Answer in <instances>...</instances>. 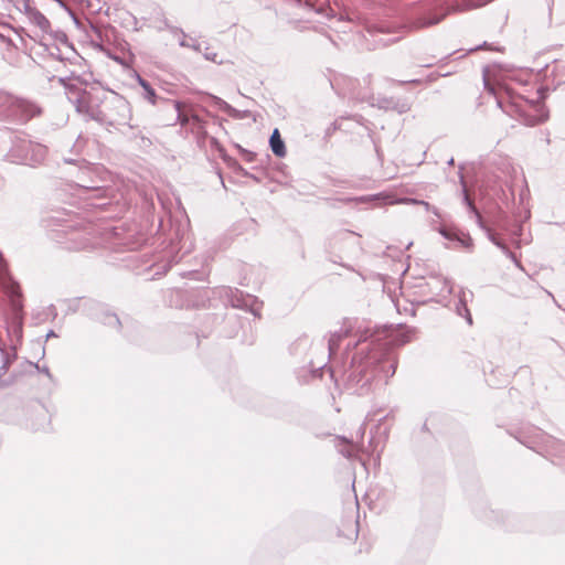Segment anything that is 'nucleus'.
<instances>
[{"label":"nucleus","instance_id":"obj_1","mask_svg":"<svg viewBox=\"0 0 565 565\" xmlns=\"http://www.w3.org/2000/svg\"><path fill=\"white\" fill-rule=\"evenodd\" d=\"M377 340L359 341V352L352 356L350 367L343 373L344 386L353 394H367L379 370L385 372L386 376H393L396 371L397 362L386 358L387 352L376 343Z\"/></svg>","mask_w":565,"mask_h":565},{"label":"nucleus","instance_id":"obj_2","mask_svg":"<svg viewBox=\"0 0 565 565\" xmlns=\"http://www.w3.org/2000/svg\"><path fill=\"white\" fill-rule=\"evenodd\" d=\"M190 221L186 215L180 212V215L170 216V228L168 233H157L152 239L150 247H154L151 254V259H145L149 255V252H143V265L147 262H152L149 269L156 268V271L151 276V279L157 275L164 274L173 263H178L182 256L179 253L185 249L184 253L190 252L191 246L186 247L188 232ZM148 246V243L143 239V248Z\"/></svg>","mask_w":565,"mask_h":565},{"label":"nucleus","instance_id":"obj_3","mask_svg":"<svg viewBox=\"0 0 565 565\" xmlns=\"http://www.w3.org/2000/svg\"><path fill=\"white\" fill-rule=\"evenodd\" d=\"M143 99L162 111L159 119L162 125L170 126L179 122L182 127H189L193 134H206L205 122L193 110L192 106L167 98L162 90L157 92L146 81H143Z\"/></svg>","mask_w":565,"mask_h":565},{"label":"nucleus","instance_id":"obj_4","mask_svg":"<svg viewBox=\"0 0 565 565\" xmlns=\"http://www.w3.org/2000/svg\"><path fill=\"white\" fill-rule=\"evenodd\" d=\"M288 2L291 10L302 11L303 15L300 18H289L288 22L299 26L301 30L308 28L307 25L313 21L321 22L322 19L329 20L334 17V10L330 7V2Z\"/></svg>","mask_w":565,"mask_h":565},{"label":"nucleus","instance_id":"obj_5","mask_svg":"<svg viewBox=\"0 0 565 565\" xmlns=\"http://www.w3.org/2000/svg\"><path fill=\"white\" fill-rule=\"evenodd\" d=\"M487 2H462V6H445L438 4L433 8L426 9L423 11L415 20L412 22V26L415 29L427 28L434 24L439 23L447 14L452 11H467L471 9L479 8L481 4H486Z\"/></svg>","mask_w":565,"mask_h":565},{"label":"nucleus","instance_id":"obj_6","mask_svg":"<svg viewBox=\"0 0 565 565\" xmlns=\"http://www.w3.org/2000/svg\"><path fill=\"white\" fill-rule=\"evenodd\" d=\"M535 437L543 445L544 450L552 457L565 459V444L552 436L544 434L541 429H535Z\"/></svg>","mask_w":565,"mask_h":565},{"label":"nucleus","instance_id":"obj_7","mask_svg":"<svg viewBox=\"0 0 565 565\" xmlns=\"http://www.w3.org/2000/svg\"><path fill=\"white\" fill-rule=\"evenodd\" d=\"M460 182L462 184V201L469 209V211L473 214L476 217V221L480 228H482L486 232L487 237L490 242H492L495 245V242H499L500 239L497 237V235L489 228L482 221V216L478 209L475 206L473 201L470 199L467 186L463 180V175H460Z\"/></svg>","mask_w":565,"mask_h":565},{"label":"nucleus","instance_id":"obj_8","mask_svg":"<svg viewBox=\"0 0 565 565\" xmlns=\"http://www.w3.org/2000/svg\"><path fill=\"white\" fill-rule=\"evenodd\" d=\"M334 447L343 457L351 459L355 457L359 451V446L354 444L352 440L347 439L345 437H335L334 438Z\"/></svg>","mask_w":565,"mask_h":565},{"label":"nucleus","instance_id":"obj_9","mask_svg":"<svg viewBox=\"0 0 565 565\" xmlns=\"http://www.w3.org/2000/svg\"><path fill=\"white\" fill-rule=\"evenodd\" d=\"M415 330L408 327L398 326L390 334L391 343L394 345H403L413 339Z\"/></svg>","mask_w":565,"mask_h":565},{"label":"nucleus","instance_id":"obj_10","mask_svg":"<svg viewBox=\"0 0 565 565\" xmlns=\"http://www.w3.org/2000/svg\"><path fill=\"white\" fill-rule=\"evenodd\" d=\"M160 31H168L171 36L178 41V44L182 47L190 45L188 41V35L184 33L182 29L170 25L167 21L162 22V25L158 26Z\"/></svg>","mask_w":565,"mask_h":565},{"label":"nucleus","instance_id":"obj_11","mask_svg":"<svg viewBox=\"0 0 565 565\" xmlns=\"http://www.w3.org/2000/svg\"><path fill=\"white\" fill-rule=\"evenodd\" d=\"M350 328H341L339 331L331 332L328 338V355L331 356L337 353L340 342L343 338L348 337Z\"/></svg>","mask_w":565,"mask_h":565},{"label":"nucleus","instance_id":"obj_12","mask_svg":"<svg viewBox=\"0 0 565 565\" xmlns=\"http://www.w3.org/2000/svg\"><path fill=\"white\" fill-rule=\"evenodd\" d=\"M269 146L275 156L279 158L286 156V146L277 128L274 129V131L270 135Z\"/></svg>","mask_w":565,"mask_h":565},{"label":"nucleus","instance_id":"obj_13","mask_svg":"<svg viewBox=\"0 0 565 565\" xmlns=\"http://www.w3.org/2000/svg\"><path fill=\"white\" fill-rule=\"evenodd\" d=\"M457 315L460 317H463L468 324H472V317L470 315V311L467 307V299H466V291L461 290L459 295V302L456 306Z\"/></svg>","mask_w":565,"mask_h":565},{"label":"nucleus","instance_id":"obj_14","mask_svg":"<svg viewBox=\"0 0 565 565\" xmlns=\"http://www.w3.org/2000/svg\"><path fill=\"white\" fill-rule=\"evenodd\" d=\"M434 289H439V294H451L452 292V284L450 280L446 278L434 277L430 282H428Z\"/></svg>","mask_w":565,"mask_h":565},{"label":"nucleus","instance_id":"obj_15","mask_svg":"<svg viewBox=\"0 0 565 565\" xmlns=\"http://www.w3.org/2000/svg\"><path fill=\"white\" fill-rule=\"evenodd\" d=\"M388 203L390 204H420V205L425 206V209L427 211H431L435 215L439 216L438 210L436 207H433L426 201H422V200H417V199H412V198H403V199H396V200L390 201Z\"/></svg>","mask_w":565,"mask_h":565},{"label":"nucleus","instance_id":"obj_16","mask_svg":"<svg viewBox=\"0 0 565 565\" xmlns=\"http://www.w3.org/2000/svg\"><path fill=\"white\" fill-rule=\"evenodd\" d=\"M495 246L499 247L501 249V252L508 257L510 258L518 267H521V264L520 262L516 259V256L514 253H512L509 247L502 242V241H499V242H495Z\"/></svg>","mask_w":565,"mask_h":565},{"label":"nucleus","instance_id":"obj_17","mask_svg":"<svg viewBox=\"0 0 565 565\" xmlns=\"http://www.w3.org/2000/svg\"><path fill=\"white\" fill-rule=\"evenodd\" d=\"M209 97L212 99V103L214 106H216L220 110L227 113V110H231V105L223 100L222 98L215 96V95H209Z\"/></svg>","mask_w":565,"mask_h":565},{"label":"nucleus","instance_id":"obj_18","mask_svg":"<svg viewBox=\"0 0 565 565\" xmlns=\"http://www.w3.org/2000/svg\"><path fill=\"white\" fill-rule=\"evenodd\" d=\"M456 241L468 250H471L473 247V242L469 234L458 235Z\"/></svg>","mask_w":565,"mask_h":565},{"label":"nucleus","instance_id":"obj_19","mask_svg":"<svg viewBox=\"0 0 565 565\" xmlns=\"http://www.w3.org/2000/svg\"><path fill=\"white\" fill-rule=\"evenodd\" d=\"M203 56L206 61L214 62L216 64H222V61L217 60V53L210 51V47L205 45Z\"/></svg>","mask_w":565,"mask_h":565},{"label":"nucleus","instance_id":"obj_20","mask_svg":"<svg viewBox=\"0 0 565 565\" xmlns=\"http://www.w3.org/2000/svg\"><path fill=\"white\" fill-rule=\"evenodd\" d=\"M231 110H227V115L232 118H235V119H243L247 116V111H242V110H238L236 108H234L233 106L230 107Z\"/></svg>","mask_w":565,"mask_h":565},{"label":"nucleus","instance_id":"obj_21","mask_svg":"<svg viewBox=\"0 0 565 565\" xmlns=\"http://www.w3.org/2000/svg\"><path fill=\"white\" fill-rule=\"evenodd\" d=\"M479 50H492V51H500L499 47L497 46H493L492 44H489L488 42H483L482 44L478 45V46H475L472 49H469L468 50V53H472V52H476V51H479Z\"/></svg>","mask_w":565,"mask_h":565},{"label":"nucleus","instance_id":"obj_22","mask_svg":"<svg viewBox=\"0 0 565 565\" xmlns=\"http://www.w3.org/2000/svg\"><path fill=\"white\" fill-rule=\"evenodd\" d=\"M387 107H391V105H388ZM392 108L396 109L399 114H404L407 110H409V105L406 102H402V103L398 102V103H395L394 105H392Z\"/></svg>","mask_w":565,"mask_h":565},{"label":"nucleus","instance_id":"obj_23","mask_svg":"<svg viewBox=\"0 0 565 565\" xmlns=\"http://www.w3.org/2000/svg\"><path fill=\"white\" fill-rule=\"evenodd\" d=\"M188 41L190 42V45L186 47L192 49L195 52H202V43H200L196 39L188 36Z\"/></svg>","mask_w":565,"mask_h":565},{"label":"nucleus","instance_id":"obj_24","mask_svg":"<svg viewBox=\"0 0 565 565\" xmlns=\"http://www.w3.org/2000/svg\"><path fill=\"white\" fill-rule=\"evenodd\" d=\"M438 231L443 237H445L446 239H449V241H456V238L458 236L457 233H452L445 227H440Z\"/></svg>","mask_w":565,"mask_h":565},{"label":"nucleus","instance_id":"obj_25","mask_svg":"<svg viewBox=\"0 0 565 565\" xmlns=\"http://www.w3.org/2000/svg\"><path fill=\"white\" fill-rule=\"evenodd\" d=\"M252 298L248 299H241V298H232V306L236 308H243L248 305V301H252Z\"/></svg>","mask_w":565,"mask_h":565},{"label":"nucleus","instance_id":"obj_26","mask_svg":"<svg viewBox=\"0 0 565 565\" xmlns=\"http://www.w3.org/2000/svg\"><path fill=\"white\" fill-rule=\"evenodd\" d=\"M142 202H143V212L146 210H148L149 207H153V201L152 199H149L148 198V194L147 192L143 190V199H142Z\"/></svg>","mask_w":565,"mask_h":565},{"label":"nucleus","instance_id":"obj_27","mask_svg":"<svg viewBox=\"0 0 565 565\" xmlns=\"http://www.w3.org/2000/svg\"><path fill=\"white\" fill-rule=\"evenodd\" d=\"M358 434H359L360 439H362L365 434V425L364 424L361 425Z\"/></svg>","mask_w":565,"mask_h":565},{"label":"nucleus","instance_id":"obj_28","mask_svg":"<svg viewBox=\"0 0 565 565\" xmlns=\"http://www.w3.org/2000/svg\"><path fill=\"white\" fill-rule=\"evenodd\" d=\"M419 82H420L419 79H409V81H398L397 83L399 85H403V84H406V83L417 84Z\"/></svg>","mask_w":565,"mask_h":565},{"label":"nucleus","instance_id":"obj_29","mask_svg":"<svg viewBox=\"0 0 565 565\" xmlns=\"http://www.w3.org/2000/svg\"><path fill=\"white\" fill-rule=\"evenodd\" d=\"M232 298H238V296H242V292H239L237 289L235 291L231 290Z\"/></svg>","mask_w":565,"mask_h":565},{"label":"nucleus","instance_id":"obj_30","mask_svg":"<svg viewBox=\"0 0 565 565\" xmlns=\"http://www.w3.org/2000/svg\"><path fill=\"white\" fill-rule=\"evenodd\" d=\"M484 86H486V88H488V89H489V92H490V93H494L493 87H492V86H490V84L487 82V79H484Z\"/></svg>","mask_w":565,"mask_h":565},{"label":"nucleus","instance_id":"obj_31","mask_svg":"<svg viewBox=\"0 0 565 565\" xmlns=\"http://www.w3.org/2000/svg\"><path fill=\"white\" fill-rule=\"evenodd\" d=\"M521 230H522V226H521V225H519V227H518V230L514 232V234H515V235H520Z\"/></svg>","mask_w":565,"mask_h":565},{"label":"nucleus","instance_id":"obj_32","mask_svg":"<svg viewBox=\"0 0 565 565\" xmlns=\"http://www.w3.org/2000/svg\"><path fill=\"white\" fill-rule=\"evenodd\" d=\"M395 41H396V39H394V40H390V41L383 42V44H384V45H387V44L393 43V42H395Z\"/></svg>","mask_w":565,"mask_h":565},{"label":"nucleus","instance_id":"obj_33","mask_svg":"<svg viewBox=\"0 0 565 565\" xmlns=\"http://www.w3.org/2000/svg\"><path fill=\"white\" fill-rule=\"evenodd\" d=\"M498 106H499L500 108H502V107H503V106H502V102H501L500 99H498Z\"/></svg>","mask_w":565,"mask_h":565},{"label":"nucleus","instance_id":"obj_34","mask_svg":"<svg viewBox=\"0 0 565 565\" xmlns=\"http://www.w3.org/2000/svg\"><path fill=\"white\" fill-rule=\"evenodd\" d=\"M448 164H449V166H452V164H454V159H452V158L448 161Z\"/></svg>","mask_w":565,"mask_h":565},{"label":"nucleus","instance_id":"obj_35","mask_svg":"<svg viewBox=\"0 0 565 565\" xmlns=\"http://www.w3.org/2000/svg\"><path fill=\"white\" fill-rule=\"evenodd\" d=\"M162 226H163V223H162V220H160L159 227H162Z\"/></svg>","mask_w":565,"mask_h":565},{"label":"nucleus","instance_id":"obj_36","mask_svg":"<svg viewBox=\"0 0 565 565\" xmlns=\"http://www.w3.org/2000/svg\"><path fill=\"white\" fill-rule=\"evenodd\" d=\"M546 143H547V145L550 143V138H548V136L546 137Z\"/></svg>","mask_w":565,"mask_h":565}]
</instances>
